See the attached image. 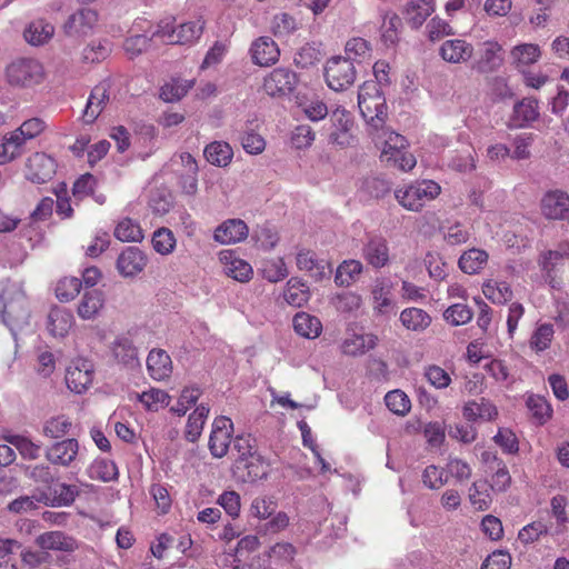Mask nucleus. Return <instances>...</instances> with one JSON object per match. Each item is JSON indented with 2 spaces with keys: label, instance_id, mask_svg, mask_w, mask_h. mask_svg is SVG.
I'll return each mask as SVG.
<instances>
[{
  "label": "nucleus",
  "instance_id": "423d86ee",
  "mask_svg": "<svg viewBox=\"0 0 569 569\" xmlns=\"http://www.w3.org/2000/svg\"><path fill=\"white\" fill-rule=\"evenodd\" d=\"M361 251L363 259L375 269H381L390 262L388 240L380 234L368 233Z\"/></svg>",
  "mask_w": 569,
  "mask_h": 569
},
{
  "label": "nucleus",
  "instance_id": "680f3d73",
  "mask_svg": "<svg viewBox=\"0 0 569 569\" xmlns=\"http://www.w3.org/2000/svg\"><path fill=\"white\" fill-rule=\"evenodd\" d=\"M315 140V132L308 124L296 127L291 134V143L297 149L308 148Z\"/></svg>",
  "mask_w": 569,
  "mask_h": 569
},
{
  "label": "nucleus",
  "instance_id": "3c124183",
  "mask_svg": "<svg viewBox=\"0 0 569 569\" xmlns=\"http://www.w3.org/2000/svg\"><path fill=\"white\" fill-rule=\"evenodd\" d=\"M553 327L550 323H543L537 328L530 339V346L537 351H543L549 348L553 337Z\"/></svg>",
  "mask_w": 569,
  "mask_h": 569
},
{
  "label": "nucleus",
  "instance_id": "c03bdc74",
  "mask_svg": "<svg viewBox=\"0 0 569 569\" xmlns=\"http://www.w3.org/2000/svg\"><path fill=\"white\" fill-rule=\"evenodd\" d=\"M385 402L388 409L398 416L407 415L411 408L408 396L399 389L389 391L385 396Z\"/></svg>",
  "mask_w": 569,
  "mask_h": 569
},
{
  "label": "nucleus",
  "instance_id": "f03ea898",
  "mask_svg": "<svg viewBox=\"0 0 569 569\" xmlns=\"http://www.w3.org/2000/svg\"><path fill=\"white\" fill-rule=\"evenodd\" d=\"M356 74V68L350 58L332 57L325 67L326 82L335 91H343L352 86Z\"/></svg>",
  "mask_w": 569,
  "mask_h": 569
},
{
  "label": "nucleus",
  "instance_id": "473e14b6",
  "mask_svg": "<svg viewBox=\"0 0 569 569\" xmlns=\"http://www.w3.org/2000/svg\"><path fill=\"white\" fill-rule=\"evenodd\" d=\"M323 56L321 43L311 42L300 48L293 61L298 67L306 69L320 62Z\"/></svg>",
  "mask_w": 569,
  "mask_h": 569
},
{
  "label": "nucleus",
  "instance_id": "e2e57ef3",
  "mask_svg": "<svg viewBox=\"0 0 569 569\" xmlns=\"http://www.w3.org/2000/svg\"><path fill=\"white\" fill-rule=\"evenodd\" d=\"M97 180L93 174L87 172L80 176L73 183L72 193L76 198L82 199L93 193Z\"/></svg>",
  "mask_w": 569,
  "mask_h": 569
},
{
  "label": "nucleus",
  "instance_id": "09e8293b",
  "mask_svg": "<svg viewBox=\"0 0 569 569\" xmlns=\"http://www.w3.org/2000/svg\"><path fill=\"white\" fill-rule=\"evenodd\" d=\"M363 190L372 198H383L390 193L392 183L382 177H369L363 180Z\"/></svg>",
  "mask_w": 569,
  "mask_h": 569
},
{
  "label": "nucleus",
  "instance_id": "c756f323",
  "mask_svg": "<svg viewBox=\"0 0 569 569\" xmlns=\"http://www.w3.org/2000/svg\"><path fill=\"white\" fill-rule=\"evenodd\" d=\"M113 355L119 362L131 369L140 367L138 350L128 338H120L114 342Z\"/></svg>",
  "mask_w": 569,
  "mask_h": 569
},
{
  "label": "nucleus",
  "instance_id": "f704fd0d",
  "mask_svg": "<svg viewBox=\"0 0 569 569\" xmlns=\"http://www.w3.org/2000/svg\"><path fill=\"white\" fill-rule=\"evenodd\" d=\"M54 32V28L50 23L42 21L32 22L23 32L27 42L32 46H41L47 42Z\"/></svg>",
  "mask_w": 569,
  "mask_h": 569
},
{
  "label": "nucleus",
  "instance_id": "6e6552de",
  "mask_svg": "<svg viewBox=\"0 0 569 569\" xmlns=\"http://www.w3.org/2000/svg\"><path fill=\"white\" fill-rule=\"evenodd\" d=\"M541 213L549 220H566L569 218V196L561 190L546 192L540 201Z\"/></svg>",
  "mask_w": 569,
  "mask_h": 569
},
{
  "label": "nucleus",
  "instance_id": "5fc2aeb1",
  "mask_svg": "<svg viewBox=\"0 0 569 569\" xmlns=\"http://www.w3.org/2000/svg\"><path fill=\"white\" fill-rule=\"evenodd\" d=\"M232 448L238 452V458H251L259 453L257 450L256 439L250 435H239L232 440Z\"/></svg>",
  "mask_w": 569,
  "mask_h": 569
},
{
  "label": "nucleus",
  "instance_id": "cd10ccee",
  "mask_svg": "<svg viewBox=\"0 0 569 569\" xmlns=\"http://www.w3.org/2000/svg\"><path fill=\"white\" fill-rule=\"evenodd\" d=\"M203 154L209 163L217 167H226L230 163L233 151L229 143L213 141L204 148Z\"/></svg>",
  "mask_w": 569,
  "mask_h": 569
},
{
  "label": "nucleus",
  "instance_id": "338daca9",
  "mask_svg": "<svg viewBox=\"0 0 569 569\" xmlns=\"http://www.w3.org/2000/svg\"><path fill=\"white\" fill-rule=\"evenodd\" d=\"M296 30V20L292 16L283 12L274 16L272 21V32L276 37L290 34Z\"/></svg>",
  "mask_w": 569,
  "mask_h": 569
},
{
  "label": "nucleus",
  "instance_id": "0eeeda50",
  "mask_svg": "<svg viewBox=\"0 0 569 569\" xmlns=\"http://www.w3.org/2000/svg\"><path fill=\"white\" fill-rule=\"evenodd\" d=\"M232 431L233 425L229 418L220 416L214 419L209 438V450L214 458H222L227 455Z\"/></svg>",
  "mask_w": 569,
  "mask_h": 569
},
{
  "label": "nucleus",
  "instance_id": "b1692460",
  "mask_svg": "<svg viewBox=\"0 0 569 569\" xmlns=\"http://www.w3.org/2000/svg\"><path fill=\"white\" fill-rule=\"evenodd\" d=\"M68 388L76 393H82L92 382L91 365L82 362V367H69L66 373Z\"/></svg>",
  "mask_w": 569,
  "mask_h": 569
},
{
  "label": "nucleus",
  "instance_id": "6e6d98bb",
  "mask_svg": "<svg viewBox=\"0 0 569 569\" xmlns=\"http://www.w3.org/2000/svg\"><path fill=\"white\" fill-rule=\"evenodd\" d=\"M261 271L263 278L270 282H278L288 276V270L282 258L268 261Z\"/></svg>",
  "mask_w": 569,
  "mask_h": 569
},
{
  "label": "nucleus",
  "instance_id": "ea45409f",
  "mask_svg": "<svg viewBox=\"0 0 569 569\" xmlns=\"http://www.w3.org/2000/svg\"><path fill=\"white\" fill-rule=\"evenodd\" d=\"M71 427V420L64 415H59L51 417L44 422L42 432L51 439H60L69 432Z\"/></svg>",
  "mask_w": 569,
  "mask_h": 569
},
{
  "label": "nucleus",
  "instance_id": "c9c22d12",
  "mask_svg": "<svg viewBox=\"0 0 569 569\" xmlns=\"http://www.w3.org/2000/svg\"><path fill=\"white\" fill-rule=\"evenodd\" d=\"M403 16L407 21V23L412 29H419L426 20L433 13V9L430 8H423L418 1H410L407 3Z\"/></svg>",
  "mask_w": 569,
  "mask_h": 569
},
{
  "label": "nucleus",
  "instance_id": "a878e982",
  "mask_svg": "<svg viewBox=\"0 0 569 569\" xmlns=\"http://www.w3.org/2000/svg\"><path fill=\"white\" fill-rule=\"evenodd\" d=\"M539 117L538 101L533 98H525L513 106L512 122L515 127H526Z\"/></svg>",
  "mask_w": 569,
  "mask_h": 569
},
{
  "label": "nucleus",
  "instance_id": "39448f33",
  "mask_svg": "<svg viewBox=\"0 0 569 569\" xmlns=\"http://www.w3.org/2000/svg\"><path fill=\"white\" fill-rule=\"evenodd\" d=\"M298 76L289 68H276L263 80V90L271 97L287 96L298 84Z\"/></svg>",
  "mask_w": 569,
  "mask_h": 569
},
{
  "label": "nucleus",
  "instance_id": "2eb2a0df",
  "mask_svg": "<svg viewBox=\"0 0 569 569\" xmlns=\"http://www.w3.org/2000/svg\"><path fill=\"white\" fill-rule=\"evenodd\" d=\"M358 106L363 119L373 127L381 128L387 119V102L385 97L367 98L358 100Z\"/></svg>",
  "mask_w": 569,
  "mask_h": 569
},
{
  "label": "nucleus",
  "instance_id": "a211bd4d",
  "mask_svg": "<svg viewBox=\"0 0 569 569\" xmlns=\"http://www.w3.org/2000/svg\"><path fill=\"white\" fill-rule=\"evenodd\" d=\"M37 546L47 551L71 552L77 548V541L62 531H48L36 538Z\"/></svg>",
  "mask_w": 569,
  "mask_h": 569
},
{
  "label": "nucleus",
  "instance_id": "9d476101",
  "mask_svg": "<svg viewBox=\"0 0 569 569\" xmlns=\"http://www.w3.org/2000/svg\"><path fill=\"white\" fill-rule=\"evenodd\" d=\"M148 263L146 253L138 247H127L117 259V270L124 278H133Z\"/></svg>",
  "mask_w": 569,
  "mask_h": 569
},
{
  "label": "nucleus",
  "instance_id": "864d4df0",
  "mask_svg": "<svg viewBox=\"0 0 569 569\" xmlns=\"http://www.w3.org/2000/svg\"><path fill=\"white\" fill-rule=\"evenodd\" d=\"M152 246L153 249L161 254L171 252L174 247L172 232L167 228L157 230L152 237Z\"/></svg>",
  "mask_w": 569,
  "mask_h": 569
},
{
  "label": "nucleus",
  "instance_id": "bb28decb",
  "mask_svg": "<svg viewBox=\"0 0 569 569\" xmlns=\"http://www.w3.org/2000/svg\"><path fill=\"white\" fill-rule=\"evenodd\" d=\"M293 329L295 331L305 338L313 339L317 338L322 330L320 320L307 312H298L293 317Z\"/></svg>",
  "mask_w": 569,
  "mask_h": 569
},
{
  "label": "nucleus",
  "instance_id": "72a5a7b5",
  "mask_svg": "<svg viewBox=\"0 0 569 569\" xmlns=\"http://www.w3.org/2000/svg\"><path fill=\"white\" fill-rule=\"evenodd\" d=\"M395 197L403 208L411 211H419L423 206L425 196L417 184H411L405 190L397 189Z\"/></svg>",
  "mask_w": 569,
  "mask_h": 569
},
{
  "label": "nucleus",
  "instance_id": "dca6fc26",
  "mask_svg": "<svg viewBox=\"0 0 569 569\" xmlns=\"http://www.w3.org/2000/svg\"><path fill=\"white\" fill-rule=\"evenodd\" d=\"M248 226L241 219H229L214 230V240L222 243H236L248 237Z\"/></svg>",
  "mask_w": 569,
  "mask_h": 569
},
{
  "label": "nucleus",
  "instance_id": "bf43d9fd",
  "mask_svg": "<svg viewBox=\"0 0 569 569\" xmlns=\"http://www.w3.org/2000/svg\"><path fill=\"white\" fill-rule=\"evenodd\" d=\"M488 485L486 481L473 482L469 489V499L473 506H477L479 509H487L489 502L491 501L488 491Z\"/></svg>",
  "mask_w": 569,
  "mask_h": 569
},
{
  "label": "nucleus",
  "instance_id": "f257e3e1",
  "mask_svg": "<svg viewBox=\"0 0 569 569\" xmlns=\"http://www.w3.org/2000/svg\"><path fill=\"white\" fill-rule=\"evenodd\" d=\"M8 82L16 87H32L42 81V64L32 58H21L11 62L6 70Z\"/></svg>",
  "mask_w": 569,
  "mask_h": 569
},
{
  "label": "nucleus",
  "instance_id": "412c9836",
  "mask_svg": "<svg viewBox=\"0 0 569 569\" xmlns=\"http://www.w3.org/2000/svg\"><path fill=\"white\" fill-rule=\"evenodd\" d=\"M109 88L108 83L101 82L92 89L83 112L87 123H92L101 113L104 103L109 100Z\"/></svg>",
  "mask_w": 569,
  "mask_h": 569
},
{
  "label": "nucleus",
  "instance_id": "49530a36",
  "mask_svg": "<svg viewBox=\"0 0 569 569\" xmlns=\"http://www.w3.org/2000/svg\"><path fill=\"white\" fill-rule=\"evenodd\" d=\"M472 310L465 303H456L447 308L443 318L451 326H461L472 319Z\"/></svg>",
  "mask_w": 569,
  "mask_h": 569
},
{
  "label": "nucleus",
  "instance_id": "603ef678",
  "mask_svg": "<svg viewBox=\"0 0 569 569\" xmlns=\"http://www.w3.org/2000/svg\"><path fill=\"white\" fill-rule=\"evenodd\" d=\"M8 441L14 446L19 452L29 459H37L40 455V446L32 442L29 438L20 435L10 436Z\"/></svg>",
  "mask_w": 569,
  "mask_h": 569
},
{
  "label": "nucleus",
  "instance_id": "aec40b11",
  "mask_svg": "<svg viewBox=\"0 0 569 569\" xmlns=\"http://www.w3.org/2000/svg\"><path fill=\"white\" fill-rule=\"evenodd\" d=\"M473 47L465 40H447L440 47L441 58L450 63H460L472 57Z\"/></svg>",
  "mask_w": 569,
  "mask_h": 569
},
{
  "label": "nucleus",
  "instance_id": "13d9d810",
  "mask_svg": "<svg viewBox=\"0 0 569 569\" xmlns=\"http://www.w3.org/2000/svg\"><path fill=\"white\" fill-rule=\"evenodd\" d=\"M252 238L266 250L274 248L279 241L277 231L267 224L258 227L253 231Z\"/></svg>",
  "mask_w": 569,
  "mask_h": 569
},
{
  "label": "nucleus",
  "instance_id": "f8f14e48",
  "mask_svg": "<svg viewBox=\"0 0 569 569\" xmlns=\"http://www.w3.org/2000/svg\"><path fill=\"white\" fill-rule=\"evenodd\" d=\"M97 21V11L89 8H82L68 18L63 24V29L66 34L70 37H82L92 31Z\"/></svg>",
  "mask_w": 569,
  "mask_h": 569
},
{
  "label": "nucleus",
  "instance_id": "4c0bfd02",
  "mask_svg": "<svg viewBox=\"0 0 569 569\" xmlns=\"http://www.w3.org/2000/svg\"><path fill=\"white\" fill-rule=\"evenodd\" d=\"M89 472L92 479H99L103 482L114 481L119 476L117 465L107 459L94 460Z\"/></svg>",
  "mask_w": 569,
  "mask_h": 569
},
{
  "label": "nucleus",
  "instance_id": "393cba45",
  "mask_svg": "<svg viewBox=\"0 0 569 569\" xmlns=\"http://www.w3.org/2000/svg\"><path fill=\"white\" fill-rule=\"evenodd\" d=\"M104 295L99 289H90L84 291L79 306L78 315L80 318L88 320L93 319L103 308Z\"/></svg>",
  "mask_w": 569,
  "mask_h": 569
},
{
  "label": "nucleus",
  "instance_id": "4d7b16f0",
  "mask_svg": "<svg viewBox=\"0 0 569 569\" xmlns=\"http://www.w3.org/2000/svg\"><path fill=\"white\" fill-rule=\"evenodd\" d=\"M495 442L507 453H517L519 451V441L515 432L508 428H500L493 437Z\"/></svg>",
  "mask_w": 569,
  "mask_h": 569
},
{
  "label": "nucleus",
  "instance_id": "de8ad7c7",
  "mask_svg": "<svg viewBox=\"0 0 569 569\" xmlns=\"http://www.w3.org/2000/svg\"><path fill=\"white\" fill-rule=\"evenodd\" d=\"M389 295L390 288L385 283V281L378 280L372 290V297L376 302L378 313L386 315L393 309L395 305L389 298Z\"/></svg>",
  "mask_w": 569,
  "mask_h": 569
},
{
  "label": "nucleus",
  "instance_id": "052dcab7",
  "mask_svg": "<svg viewBox=\"0 0 569 569\" xmlns=\"http://www.w3.org/2000/svg\"><path fill=\"white\" fill-rule=\"evenodd\" d=\"M152 38L153 37L148 38L144 34H134L128 37L123 42V49L128 54L131 56V58L137 57L149 48Z\"/></svg>",
  "mask_w": 569,
  "mask_h": 569
},
{
  "label": "nucleus",
  "instance_id": "7ed1b4c3",
  "mask_svg": "<svg viewBox=\"0 0 569 569\" xmlns=\"http://www.w3.org/2000/svg\"><path fill=\"white\" fill-rule=\"evenodd\" d=\"M231 471L237 481L254 483L258 480L267 479L269 465L260 453H257L248 459L237 458Z\"/></svg>",
  "mask_w": 569,
  "mask_h": 569
},
{
  "label": "nucleus",
  "instance_id": "58836bf2",
  "mask_svg": "<svg viewBox=\"0 0 569 569\" xmlns=\"http://www.w3.org/2000/svg\"><path fill=\"white\" fill-rule=\"evenodd\" d=\"M138 400L143 403L148 411H158L162 407L169 406L170 396L161 389L151 388L138 395Z\"/></svg>",
  "mask_w": 569,
  "mask_h": 569
},
{
  "label": "nucleus",
  "instance_id": "69168bd1",
  "mask_svg": "<svg viewBox=\"0 0 569 569\" xmlns=\"http://www.w3.org/2000/svg\"><path fill=\"white\" fill-rule=\"evenodd\" d=\"M427 28H428V38L430 41H437V40H440L445 36L455 34L452 27L445 20L440 19L439 17L432 18L429 21V23L427 24Z\"/></svg>",
  "mask_w": 569,
  "mask_h": 569
},
{
  "label": "nucleus",
  "instance_id": "774afa93",
  "mask_svg": "<svg viewBox=\"0 0 569 569\" xmlns=\"http://www.w3.org/2000/svg\"><path fill=\"white\" fill-rule=\"evenodd\" d=\"M511 556L508 551L496 550L481 565V569H509Z\"/></svg>",
  "mask_w": 569,
  "mask_h": 569
},
{
  "label": "nucleus",
  "instance_id": "a18cd8bd",
  "mask_svg": "<svg viewBox=\"0 0 569 569\" xmlns=\"http://www.w3.org/2000/svg\"><path fill=\"white\" fill-rule=\"evenodd\" d=\"M511 56L513 60L517 62V66H529L535 63L540 57V49L537 44L532 43H523L516 46Z\"/></svg>",
  "mask_w": 569,
  "mask_h": 569
},
{
  "label": "nucleus",
  "instance_id": "2f4dec72",
  "mask_svg": "<svg viewBox=\"0 0 569 569\" xmlns=\"http://www.w3.org/2000/svg\"><path fill=\"white\" fill-rule=\"evenodd\" d=\"M363 270V264L359 260H345L336 271L335 282L340 287H349L355 282Z\"/></svg>",
  "mask_w": 569,
  "mask_h": 569
},
{
  "label": "nucleus",
  "instance_id": "6ab92c4d",
  "mask_svg": "<svg viewBox=\"0 0 569 569\" xmlns=\"http://www.w3.org/2000/svg\"><path fill=\"white\" fill-rule=\"evenodd\" d=\"M147 368L149 375L154 380H163L172 372V361L170 356L162 349H152L147 358Z\"/></svg>",
  "mask_w": 569,
  "mask_h": 569
},
{
  "label": "nucleus",
  "instance_id": "8fccbe9b",
  "mask_svg": "<svg viewBox=\"0 0 569 569\" xmlns=\"http://www.w3.org/2000/svg\"><path fill=\"white\" fill-rule=\"evenodd\" d=\"M527 407L539 425H543L551 416L550 405L543 397L530 396L527 399Z\"/></svg>",
  "mask_w": 569,
  "mask_h": 569
},
{
  "label": "nucleus",
  "instance_id": "37998d69",
  "mask_svg": "<svg viewBox=\"0 0 569 569\" xmlns=\"http://www.w3.org/2000/svg\"><path fill=\"white\" fill-rule=\"evenodd\" d=\"M381 160L386 161L402 171L411 170L416 166V158L412 153L402 151L382 150Z\"/></svg>",
  "mask_w": 569,
  "mask_h": 569
},
{
  "label": "nucleus",
  "instance_id": "f3484780",
  "mask_svg": "<svg viewBox=\"0 0 569 569\" xmlns=\"http://www.w3.org/2000/svg\"><path fill=\"white\" fill-rule=\"evenodd\" d=\"M483 52L473 69L479 73H490L499 69L503 62L502 47L491 40L483 42Z\"/></svg>",
  "mask_w": 569,
  "mask_h": 569
},
{
  "label": "nucleus",
  "instance_id": "20e7f679",
  "mask_svg": "<svg viewBox=\"0 0 569 569\" xmlns=\"http://www.w3.org/2000/svg\"><path fill=\"white\" fill-rule=\"evenodd\" d=\"M56 172V160L44 152L33 153L26 162L24 177L32 183H47L54 177Z\"/></svg>",
  "mask_w": 569,
  "mask_h": 569
},
{
  "label": "nucleus",
  "instance_id": "4be33fe9",
  "mask_svg": "<svg viewBox=\"0 0 569 569\" xmlns=\"http://www.w3.org/2000/svg\"><path fill=\"white\" fill-rule=\"evenodd\" d=\"M26 475L33 480L38 487L34 492L51 491L58 480V471L48 465H36L26 469Z\"/></svg>",
  "mask_w": 569,
  "mask_h": 569
},
{
  "label": "nucleus",
  "instance_id": "e433bc0d",
  "mask_svg": "<svg viewBox=\"0 0 569 569\" xmlns=\"http://www.w3.org/2000/svg\"><path fill=\"white\" fill-rule=\"evenodd\" d=\"M192 86L193 81L172 79L161 87L160 98L166 102L179 101Z\"/></svg>",
  "mask_w": 569,
  "mask_h": 569
},
{
  "label": "nucleus",
  "instance_id": "79ce46f5",
  "mask_svg": "<svg viewBox=\"0 0 569 569\" xmlns=\"http://www.w3.org/2000/svg\"><path fill=\"white\" fill-rule=\"evenodd\" d=\"M82 281L77 277H64L56 286V297L61 302L73 300L80 292Z\"/></svg>",
  "mask_w": 569,
  "mask_h": 569
},
{
  "label": "nucleus",
  "instance_id": "9b49d317",
  "mask_svg": "<svg viewBox=\"0 0 569 569\" xmlns=\"http://www.w3.org/2000/svg\"><path fill=\"white\" fill-rule=\"evenodd\" d=\"M79 495V489L74 485L59 483L53 485L51 491L37 493L38 502L48 507L70 506Z\"/></svg>",
  "mask_w": 569,
  "mask_h": 569
},
{
  "label": "nucleus",
  "instance_id": "7c9ffc66",
  "mask_svg": "<svg viewBox=\"0 0 569 569\" xmlns=\"http://www.w3.org/2000/svg\"><path fill=\"white\" fill-rule=\"evenodd\" d=\"M400 321L408 330L423 331L430 326L431 317L422 309L407 308L400 313Z\"/></svg>",
  "mask_w": 569,
  "mask_h": 569
},
{
  "label": "nucleus",
  "instance_id": "0e129e2a",
  "mask_svg": "<svg viewBox=\"0 0 569 569\" xmlns=\"http://www.w3.org/2000/svg\"><path fill=\"white\" fill-rule=\"evenodd\" d=\"M149 206L153 213L163 216L168 213L172 207V197L164 191H157L151 194Z\"/></svg>",
  "mask_w": 569,
  "mask_h": 569
},
{
  "label": "nucleus",
  "instance_id": "a19ab883",
  "mask_svg": "<svg viewBox=\"0 0 569 569\" xmlns=\"http://www.w3.org/2000/svg\"><path fill=\"white\" fill-rule=\"evenodd\" d=\"M114 237L122 242H139L143 239V233L138 223L126 218L117 224Z\"/></svg>",
  "mask_w": 569,
  "mask_h": 569
},
{
  "label": "nucleus",
  "instance_id": "ddd939ff",
  "mask_svg": "<svg viewBox=\"0 0 569 569\" xmlns=\"http://www.w3.org/2000/svg\"><path fill=\"white\" fill-rule=\"evenodd\" d=\"M79 442L76 438H69L54 442L46 451V458L53 465L68 467L77 457Z\"/></svg>",
  "mask_w": 569,
  "mask_h": 569
},
{
  "label": "nucleus",
  "instance_id": "1a4fd4ad",
  "mask_svg": "<svg viewBox=\"0 0 569 569\" xmlns=\"http://www.w3.org/2000/svg\"><path fill=\"white\" fill-rule=\"evenodd\" d=\"M203 31V23L187 22L178 27V29H170L169 24L160 27L152 37L167 38L170 43L186 44L198 39Z\"/></svg>",
  "mask_w": 569,
  "mask_h": 569
},
{
  "label": "nucleus",
  "instance_id": "4468645a",
  "mask_svg": "<svg viewBox=\"0 0 569 569\" xmlns=\"http://www.w3.org/2000/svg\"><path fill=\"white\" fill-rule=\"evenodd\" d=\"M250 53L253 63L261 67L276 63L280 56L277 43L270 37H260L254 40Z\"/></svg>",
  "mask_w": 569,
  "mask_h": 569
},
{
  "label": "nucleus",
  "instance_id": "c85d7f7f",
  "mask_svg": "<svg viewBox=\"0 0 569 569\" xmlns=\"http://www.w3.org/2000/svg\"><path fill=\"white\" fill-rule=\"evenodd\" d=\"M488 253L482 249L472 248L465 251L459 261V268L468 274L478 273L487 263Z\"/></svg>",
  "mask_w": 569,
  "mask_h": 569
},
{
  "label": "nucleus",
  "instance_id": "5701e85b",
  "mask_svg": "<svg viewBox=\"0 0 569 569\" xmlns=\"http://www.w3.org/2000/svg\"><path fill=\"white\" fill-rule=\"evenodd\" d=\"M72 322V313L66 308L56 306L51 308L48 315L47 328L53 337L62 338L70 330Z\"/></svg>",
  "mask_w": 569,
  "mask_h": 569
}]
</instances>
